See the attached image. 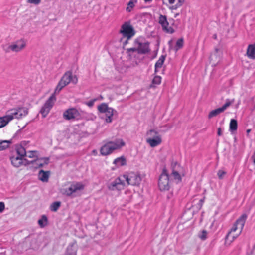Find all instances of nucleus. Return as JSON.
I'll use <instances>...</instances> for the list:
<instances>
[{
  "label": "nucleus",
  "instance_id": "nucleus-62",
  "mask_svg": "<svg viewBox=\"0 0 255 255\" xmlns=\"http://www.w3.org/2000/svg\"><path fill=\"white\" fill-rule=\"evenodd\" d=\"M143 59V58H141V59H139V62H140V61H142Z\"/></svg>",
  "mask_w": 255,
  "mask_h": 255
},
{
  "label": "nucleus",
  "instance_id": "nucleus-21",
  "mask_svg": "<svg viewBox=\"0 0 255 255\" xmlns=\"http://www.w3.org/2000/svg\"><path fill=\"white\" fill-rule=\"evenodd\" d=\"M32 162L35 165L36 168H40L43 167L44 165L47 164L48 158H37L36 159H35L34 161H32Z\"/></svg>",
  "mask_w": 255,
  "mask_h": 255
},
{
  "label": "nucleus",
  "instance_id": "nucleus-39",
  "mask_svg": "<svg viewBox=\"0 0 255 255\" xmlns=\"http://www.w3.org/2000/svg\"><path fill=\"white\" fill-rule=\"evenodd\" d=\"M207 231L205 230H203L200 233H199L198 237L201 240L204 241L207 239Z\"/></svg>",
  "mask_w": 255,
  "mask_h": 255
},
{
  "label": "nucleus",
  "instance_id": "nucleus-52",
  "mask_svg": "<svg viewBox=\"0 0 255 255\" xmlns=\"http://www.w3.org/2000/svg\"><path fill=\"white\" fill-rule=\"evenodd\" d=\"M255 249V245H254V246L253 247V249H252V250L251 252V253L250 254H249L248 255H254V250Z\"/></svg>",
  "mask_w": 255,
  "mask_h": 255
},
{
  "label": "nucleus",
  "instance_id": "nucleus-34",
  "mask_svg": "<svg viewBox=\"0 0 255 255\" xmlns=\"http://www.w3.org/2000/svg\"><path fill=\"white\" fill-rule=\"evenodd\" d=\"M161 82V77L158 75H156L153 78L152 81V84L150 85V87H155L154 85H159Z\"/></svg>",
  "mask_w": 255,
  "mask_h": 255
},
{
  "label": "nucleus",
  "instance_id": "nucleus-51",
  "mask_svg": "<svg viewBox=\"0 0 255 255\" xmlns=\"http://www.w3.org/2000/svg\"><path fill=\"white\" fill-rule=\"evenodd\" d=\"M184 2V0H178V2H177V4H178V6H181L183 4Z\"/></svg>",
  "mask_w": 255,
  "mask_h": 255
},
{
  "label": "nucleus",
  "instance_id": "nucleus-8",
  "mask_svg": "<svg viewBox=\"0 0 255 255\" xmlns=\"http://www.w3.org/2000/svg\"><path fill=\"white\" fill-rule=\"evenodd\" d=\"M158 23L161 25L162 30L166 33L173 34L175 30L172 27H169V22L167 16L160 14L158 19Z\"/></svg>",
  "mask_w": 255,
  "mask_h": 255
},
{
  "label": "nucleus",
  "instance_id": "nucleus-64",
  "mask_svg": "<svg viewBox=\"0 0 255 255\" xmlns=\"http://www.w3.org/2000/svg\"><path fill=\"white\" fill-rule=\"evenodd\" d=\"M29 0H27V2L28 3Z\"/></svg>",
  "mask_w": 255,
  "mask_h": 255
},
{
  "label": "nucleus",
  "instance_id": "nucleus-35",
  "mask_svg": "<svg viewBox=\"0 0 255 255\" xmlns=\"http://www.w3.org/2000/svg\"><path fill=\"white\" fill-rule=\"evenodd\" d=\"M26 156L30 158H33L34 160L38 158V152L36 151H29L26 152Z\"/></svg>",
  "mask_w": 255,
  "mask_h": 255
},
{
  "label": "nucleus",
  "instance_id": "nucleus-10",
  "mask_svg": "<svg viewBox=\"0 0 255 255\" xmlns=\"http://www.w3.org/2000/svg\"><path fill=\"white\" fill-rule=\"evenodd\" d=\"M171 169L172 170L171 176H172L174 180L177 181V183L182 181V178L179 174V172L181 169L180 165L177 161H172L171 163Z\"/></svg>",
  "mask_w": 255,
  "mask_h": 255
},
{
  "label": "nucleus",
  "instance_id": "nucleus-1",
  "mask_svg": "<svg viewBox=\"0 0 255 255\" xmlns=\"http://www.w3.org/2000/svg\"><path fill=\"white\" fill-rule=\"evenodd\" d=\"M27 114V112L22 108L12 109L6 112V115L0 117V128L6 126L14 119L21 118Z\"/></svg>",
  "mask_w": 255,
  "mask_h": 255
},
{
  "label": "nucleus",
  "instance_id": "nucleus-4",
  "mask_svg": "<svg viewBox=\"0 0 255 255\" xmlns=\"http://www.w3.org/2000/svg\"><path fill=\"white\" fill-rule=\"evenodd\" d=\"M146 135L149 136L146 138V142L151 147H156L162 142L161 136L155 129H151L148 130L146 133Z\"/></svg>",
  "mask_w": 255,
  "mask_h": 255
},
{
  "label": "nucleus",
  "instance_id": "nucleus-63",
  "mask_svg": "<svg viewBox=\"0 0 255 255\" xmlns=\"http://www.w3.org/2000/svg\"><path fill=\"white\" fill-rule=\"evenodd\" d=\"M48 174H49V177L50 175V172L49 171Z\"/></svg>",
  "mask_w": 255,
  "mask_h": 255
},
{
  "label": "nucleus",
  "instance_id": "nucleus-30",
  "mask_svg": "<svg viewBox=\"0 0 255 255\" xmlns=\"http://www.w3.org/2000/svg\"><path fill=\"white\" fill-rule=\"evenodd\" d=\"M61 202L60 201H55L50 205V209L51 211L56 212L61 206Z\"/></svg>",
  "mask_w": 255,
  "mask_h": 255
},
{
  "label": "nucleus",
  "instance_id": "nucleus-42",
  "mask_svg": "<svg viewBox=\"0 0 255 255\" xmlns=\"http://www.w3.org/2000/svg\"><path fill=\"white\" fill-rule=\"evenodd\" d=\"M97 100L96 98L92 99L89 101L86 102L85 104L89 106V107H91L94 105V102Z\"/></svg>",
  "mask_w": 255,
  "mask_h": 255
},
{
  "label": "nucleus",
  "instance_id": "nucleus-37",
  "mask_svg": "<svg viewBox=\"0 0 255 255\" xmlns=\"http://www.w3.org/2000/svg\"><path fill=\"white\" fill-rule=\"evenodd\" d=\"M137 0H130L128 3V7L126 8V11L127 12H130L131 8L134 7V3H137Z\"/></svg>",
  "mask_w": 255,
  "mask_h": 255
},
{
  "label": "nucleus",
  "instance_id": "nucleus-5",
  "mask_svg": "<svg viewBox=\"0 0 255 255\" xmlns=\"http://www.w3.org/2000/svg\"><path fill=\"white\" fill-rule=\"evenodd\" d=\"M26 46V41L23 39H20L12 43L4 50L6 53L10 51L18 52L24 49Z\"/></svg>",
  "mask_w": 255,
  "mask_h": 255
},
{
  "label": "nucleus",
  "instance_id": "nucleus-33",
  "mask_svg": "<svg viewBox=\"0 0 255 255\" xmlns=\"http://www.w3.org/2000/svg\"><path fill=\"white\" fill-rule=\"evenodd\" d=\"M40 113L43 118L46 117L48 115V101L45 102L43 106L42 107L40 110Z\"/></svg>",
  "mask_w": 255,
  "mask_h": 255
},
{
  "label": "nucleus",
  "instance_id": "nucleus-46",
  "mask_svg": "<svg viewBox=\"0 0 255 255\" xmlns=\"http://www.w3.org/2000/svg\"><path fill=\"white\" fill-rule=\"evenodd\" d=\"M40 1L41 0H29L28 3L34 4H38L40 2Z\"/></svg>",
  "mask_w": 255,
  "mask_h": 255
},
{
  "label": "nucleus",
  "instance_id": "nucleus-14",
  "mask_svg": "<svg viewBox=\"0 0 255 255\" xmlns=\"http://www.w3.org/2000/svg\"><path fill=\"white\" fill-rule=\"evenodd\" d=\"M171 181L169 180V177L166 178L164 176L159 177L158 179V187L161 191H168L170 187Z\"/></svg>",
  "mask_w": 255,
  "mask_h": 255
},
{
  "label": "nucleus",
  "instance_id": "nucleus-13",
  "mask_svg": "<svg viewBox=\"0 0 255 255\" xmlns=\"http://www.w3.org/2000/svg\"><path fill=\"white\" fill-rule=\"evenodd\" d=\"M80 115L78 111L75 108H70L66 110L63 113L65 119L70 120L71 119H78Z\"/></svg>",
  "mask_w": 255,
  "mask_h": 255
},
{
  "label": "nucleus",
  "instance_id": "nucleus-40",
  "mask_svg": "<svg viewBox=\"0 0 255 255\" xmlns=\"http://www.w3.org/2000/svg\"><path fill=\"white\" fill-rule=\"evenodd\" d=\"M219 49L217 48H215V51L212 53L210 55V58L211 59V60H213L214 57L217 58V54L218 53Z\"/></svg>",
  "mask_w": 255,
  "mask_h": 255
},
{
  "label": "nucleus",
  "instance_id": "nucleus-47",
  "mask_svg": "<svg viewBox=\"0 0 255 255\" xmlns=\"http://www.w3.org/2000/svg\"><path fill=\"white\" fill-rule=\"evenodd\" d=\"M168 45H169V50H171V49H173L172 46V40H170L168 41Z\"/></svg>",
  "mask_w": 255,
  "mask_h": 255
},
{
  "label": "nucleus",
  "instance_id": "nucleus-53",
  "mask_svg": "<svg viewBox=\"0 0 255 255\" xmlns=\"http://www.w3.org/2000/svg\"><path fill=\"white\" fill-rule=\"evenodd\" d=\"M92 154H93V155H97V150H96L94 149V150H92Z\"/></svg>",
  "mask_w": 255,
  "mask_h": 255
},
{
  "label": "nucleus",
  "instance_id": "nucleus-2",
  "mask_svg": "<svg viewBox=\"0 0 255 255\" xmlns=\"http://www.w3.org/2000/svg\"><path fill=\"white\" fill-rule=\"evenodd\" d=\"M125 145V142L123 139H116L114 141H109L103 145L100 150V153L103 156H106Z\"/></svg>",
  "mask_w": 255,
  "mask_h": 255
},
{
  "label": "nucleus",
  "instance_id": "nucleus-12",
  "mask_svg": "<svg viewBox=\"0 0 255 255\" xmlns=\"http://www.w3.org/2000/svg\"><path fill=\"white\" fill-rule=\"evenodd\" d=\"M60 81L64 84V86H67L70 82L77 83L78 78L76 75H73L71 71H67L63 75Z\"/></svg>",
  "mask_w": 255,
  "mask_h": 255
},
{
  "label": "nucleus",
  "instance_id": "nucleus-45",
  "mask_svg": "<svg viewBox=\"0 0 255 255\" xmlns=\"http://www.w3.org/2000/svg\"><path fill=\"white\" fill-rule=\"evenodd\" d=\"M5 209V204L3 202H0V213H2Z\"/></svg>",
  "mask_w": 255,
  "mask_h": 255
},
{
  "label": "nucleus",
  "instance_id": "nucleus-11",
  "mask_svg": "<svg viewBox=\"0 0 255 255\" xmlns=\"http://www.w3.org/2000/svg\"><path fill=\"white\" fill-rule=\"evenodd\" d=\"M65 86L62 82L59 81L54 93L49 97V111L52 108L56 100V95L58 94Z\"/></svg>",
  "mask_w": 255,
  "mask_h": 255
},
{
  "label": "nucleus",
  "instance_id": "nucleus-38",
  "mask_svg": "<svg viewBox=\"0 0 255 255\" xmlns=\"http://www.w3.org/2000/svg\"><path fill=\"white\" fill-rule=\"evenodd\" d=\"M38 222L40 227H44L46 225L47 222V218L46 216H42V218L39 219Z\"/></svg>",
  "mask_w": 255,
  "mask_h": 255
},
{
  "label": "nucleus",
  "instance_id": "nucleus-6",
  "mask_svg": "<svg viewBox=\"0 0 255 255\" xmlns=\"http://www.w3.org/2000/svg\"><path fill=\"white\" fill-rule=\"evenodd\" d=\"M123 178L126 180L128 185L138 186L141 181V178L139 173L131 172L128 174H124Z\"/></svg>",
  "mask_w": 255,
  "mask_h": 255
},
{
  "label": "nucleus",
  "instance_id": "nucleus-19",
  "mask_svg": "<svg viewBox=\"0 0 255 255\" xmlns=\"http://www.w3.org/2000/svg\"><path fill=\"white\" fill-rule=\"evenodd\" d=\"M12 154L24 158L26 156V151L25 148L22 145H17L15 146L14 150L12 151Z\"/></svg>",
  "mask_w": 255,
  "mask_h": 255
},
{
  "label": "nucleus",
  "instance_id": "nucleus-17",
  "mask_svg": "<svg viewBox=\"0 0 255 255\" xmlns=\"http://www.w3.org/2000/svg\"><path fill=\"white\" fill-rule=\"evenodd\" d=\"M10 160L11 164L15 167L17 168L20 167L24 163V158L19 157L18 156L13 154H12L10 156Z\"/></svg>",
  "mask_w": 255,
  "mask_h": 255
},
{
  "label": "nucleus",
  "instance_id": "nucleus-43",
  "mask_svg": "<svg viewBox=\"0 0 255 255\" xmlns=\"http://www.w3.org/2000/svg\"><path fill=\"white\" fill-rule=\"evenodd\" d=\"M162 176H164L166 177V178L169 177L167 170L165 167L163 169L162 172L159 177H162Z\"/></svg>",
  "mask_w": 255,
  "mask_h": 255
},
{
  "label": "nucleus",
  "instance_id": "nucleus-7",
  "mask_svg": "<svg viewBox=\"0 0 255 255\" xmlns=\"http://www.w3.org/2000/svg\"><path fill=\"white\" fill-rule=\"evenodd\" d=\"M247 219V215L246 214H243L234 223L232 228L230 231L228 233L227 235L225 237V241L227 242V240L228 239V238L230 236V234L231 232H235L237 229V225H239L240 226V231L239 234L237 235L238 236L242 232L243 228L244 227L246 221Z\"/></svg>",
  "mask_w": 255,
  "mask_h": 255
},
{
  "label": "nucleus",
  "instance_id": "nucleus-61",
  "mask_svg": "<svg viewBox=\"0 0 255 255\" xmlns=\"http://www.w3.org/2000/svg\"><path fill=\"white\" fill-rule=\"evenodd\" d=\"M236 141H237V138H236V137H235L234 138V141L236 142Z\"/></svg>",
  "mask_w": 255,
  "mask_h": 255
},
{
  "label": "nucleus",
  "instance_id": "nucleus-15",
  "mask_svg": "<svg viewBox=\"0 0 255 255\" xmlns=\"http://www.w3.org/2000/svg\"><path fill=\"white\" fill-rule=\"evenodd\" d=\"M84 188V185L80 182H76L75 184H72L70 187L65 190V194L70 196L74 192L77 190H82Z\"/></svg>",
  "mask_w": 255,
  "mask_h": 255
},
{
  "label": "nucleus",
  "instance_id": "nucleus-55",
  "mask_svg": "<svg viewBox=\"0 0 255 255\" xmlns=\"http://www.w3.org/2000/svg\"><path fill=\"white\" fill-rule=\"evenodd\" d=\"M175 0H168L169 3L170 4H173L174 3Z\"/></svg>",
  "mask_w": 255,
  "mask_h": 255
},
{
  "label": "nucleus",
  "instance_id": "nucleus-26",
  "mask_svg": "<svg viewBox=\"0 0 255 255\" xmlns=\"http://www.w3.org/2000/svg\"><path fill=\"white\" fill-rule=\"evenodd\" d=\"M238 128V123L236 119H232L230 122L229 130L231 132L236 131Z\"/></svg>",
  "mask_w": 255,
  "mask_h": 255
},
{
  "label": "nucleus",
  "instance_id": "nucleus-25",
  "mask_svg": "<svg viewBox=\"0 0 255 255\" xmlns=\"http://www.w3.org/2000/svg\"><path fill=\"white\" fill-rule=\"evenodd\" d=\"M38 178L42 181L46 182L48 181V171H44L40 170L38 173Z\"/></svg>",
  "mask_w": 255,
  "mask_h": 255
},
{
  "label": "nucleus",
  "instance_id": "nucleus-48",
  "mask_svg": "<svg viewBox=\"0 0 255 255\" xmlns=\"http://www.w3.org/2000/svg\"><path fill=\"white\" fill-rule=\"evenodd\" d=\"M223 134L221 128H219L217 131V135L218 136H222Z\"/></svg>",
  "mask_w": 255,
  "mask_h": 255
},
{
  "label": "nucleus",
  "instance_id": "nucleus-57",
  "mask_svg": "<svg viewBox=\"0 0 255 255\" xmlns=\"http://www.w3.org/2000/svg\"><path fill=\"white\" fill-rule=\"evenodd\" d=\"M236 237H237V236H233L232 237V240L231 241H230V242H232Z\"/></svg>",
  "mask_w": 255,
  "mask_h": 255
},
{
  "label": "nucleus",
  "instance_id": "nucleus-28",
  "mask_svg": "<svg viewBox=\"0 0 255 255\" xmlns=\"http://www.w3.org/2000/svg\"><path fill=\"white\" fill-rule=\"evenodd\" d=\"M110 107L106 103H102L98 106V111L101 113H105L107 111Z\"/></svg>",
  "mask_w": 255,
  "mask_h": 255
},
{
  "label": "nucleus",
  "instance_id": "nucleus-36",
  "mask_svg": "<svg viewBox=\"0 0 255 255\" xmlns=\"http://www.w3.org/2000/svg\"><path fill=\"white\" fill-rule=\"evenodd\" d=\"M234 101V99H233L231 100L229 99H227L226 100V103L220 108L223 111H224L228 107H229L232 103H233Z\"/></svg>",
  "mask_w": 255,
  "mask_h": 255
},
{
  "label": "nucleus",
  "instance_id": "nucleus-23",
  "mask_svg": "<svg viewBox=\"0 0 255 255\" xmlns=\"http://www.w3.org/2000/svg\"><path fill=\"white\" fill-rule=\"evenodd\" d=\"M247 54L250 59H255V44L249 45Z\"/></svg>",
  "mask_w": 255,
  "mask_h": 255
},
{
  "label": "nucleus",
  "instance_id": "nucleus-44",
  "mask_svg": "<svg viewBox=\"0 0 255 255\" xmlns=\"http://www.w3.org/2000/svg\"><path fill=\"white\" fill-rule=\"evenodd\" d=\"M126 38V40L123 39V40L121 42H123V48H124L125 46L128 43V41L130 39H128V37H125Z\"/></svg>",
  "mask_w": 255,
  "mask_h": 255
},
{
  "label": "nucleus",
  "instance_id": "nucleus-29",
  "mask_svg": "<svg viewBox=\"0 0 255 255\" xmlns=\"http://www.w3.org/2000/svg\"><path fill=\"white\" fill-rule=\"evenodd\" d=\"M184 45V40L182 38L178 39L176 42L175 46L174 47L173 50L177 52L180 49L182 48Z\"/></svg>",
  "mask_w": 255,
  "mask_h": 255
},
{
  "label": "nucleus",
  "instance_id": "nucleus-59",
  "mask_svg": "<svg viewBox=\"0 0 255 255\" xmlns=\"http://www.w3.org/2000/svg\"><path fill=\"white\" fill-rule=\"evenodd\" d=\"M179 15V13H178L175 14V16H174V17H177Z\"/></svg>",
  "mask_w": 255,
  "mask_h": 255
},
{
  "label": "nucleus",
  "instance_id": "nucleus-9",
  "mask_svg": "<svg viewBox=\"0 0 255 255\" xmlns=\"http://www.w3.org/2000/svg\"><path fill=\"white\" fill-rule=\"evenodd\" d=\"M137 52L138 54H146L148 53L147 48L146 47L143 48H139L136 47L127 48L126 49V54L129 59H132L133 57L138 59V56L136 54H133V53Z\"/></svg>",
  "mask_w": 255,
  "mask_h": 255
},
{
  "label": "nucleus",
  "instance_id": "nucleus-24",
  "mask_svg": "<svg viewBox=\"0 0 255 255\" xmlns=\"http://www.w3.org/2000/svg\"><path fill=\"white\" fill-rule=\"evenodd\" d=\"M113 164L117 166H125L127 164V160L124 156H122L115 159L113 162Z\"/></svg>",
  "mask_w": 255,
  "mask_h": 255
},
{
  "label": "nucleus",
  "instance_id": "nucleus-20",
  "mask_svg": "<svg viewBox=\"0 0 255 255\" xmlns=\"http://www.w3.org/2000/svg\"><path fill=\"white\" fill-rule=\"evenodd\" d=\"M141 38L139 37L135 39L134 41V45L135 46H137V48H143L144 47L147 48L148 53L150 52V49L149 48V43L148 42H146L144 43H142L141 41Z\"/></svg>",
  "mask_w": 255,
  "mask_h": 255
},
{
  "label": "nucleus",
  "instance_id": "nucleus-3",
  "mask_svg": "<svg viewBox=\"0 0 255 255\" xmlns=\"http://www.w3.org/2000/svg\"><path fill=\"white\" fill-rule=\"evenodd\" d=\"M119 33L122 35V37L120 39V42H122L125 37H128V39H131L135 34L136 31L134 27L131 25L129 21L124 22L121 26L119 30Z\"/></svg>",
  "mask_w": 255,
  "mask_h": 255
},
{
  "label": "nucleus",
  "instance_id": "nucleus-32",
  "mask_svg": "<svg viewBox=\"0 0 255 255\" xmlns=\"http://www.w3.org/2000/svg\"><path fill=\"white\" fill-rule=\"evenodd\" d=\"M166 57V54L165 55H162L159 59L157 60V61L155 63L156 68H161L165 60V58Z\"/></svg>",
  "mask_w": 255,
  "mask_h": 255
},
{
  "label": "nucleus",
  "instance_id": "nucleus-31",
  "mask_svg": "<svg viewBox=\"0 0 255 255\" xmlns=\"http://www.w3.org/2000/svg\"><path fill=\"white\" fill-rule=\"evenodd\" d=\"M11 142L9 140H0V151H2L7 148Z\"/></svg>",
  "mask_w": 255,
  "mask_h": 255
},
{
  "label": "nucleus",
  "instance_id": "nucleus-22",
  "mask_svg": "<svg viewBox=\"0 0 255 255\" xmlns=\"http://www.w3.org/2000/svg\"><path fill=\"white\" fill-rule=\"evenodd\" d=\"M117 112L113 108L110 107L107 111L105 113L106 118L105 122L107 123H110L112 121V117L117 113Z\"/></svg>",
  "mask_w": 255,
  "mask_h": 255
},
{
  "label": "nucleus",
  "instance_id": "nucleus-56",
  "mask_svg": "<svg viewBox=\"0 0 255 255\" xmlns=\"http://www.w3.org/2000/svg\"><path fill=\"white\" fill-rule=\"evenodd\" d=\"M158 68H156V65H155V69H154V74H156L158 72Z\"/></svg>",
  "mask_w": 255,
  "mask_h": 255
},
{
  "label": "nucleus",
  "instance_id": "nucleus-60",
  "mask_svg": "<svg viewBox=\"0 0 255 255\" xmlns=\"http://www.w3.org/2000/svg\"><path fill=\"white\" fill-rule=\"evenodd\" d=\"M214 38L215 39H216V38H217V36H216V35H214Z\"/></svg>",
  "mask_w": 255,
  "mask_h": 255
},
{
  "label": "nucleus",
  "instance_id": "nucleus-58",
  "mask_svg": "<svg viewBox=\"0 0 255 255\" xmlns=\"http://www.w3.org/2000/svg\"><path fill=\"white\" fill-rule=\"evenodd\" d=\"M145 2H149L152 1V0H144Z\"/></svg>",
  "mask_w": 255,
  "mask_h": 255
},
{
  "label": "nucleus",
  "instance_id": "nucleus-41",
  "mask_svg": "<svg viewBox=\"0 0 255 255\" xmlns=\"http://www.w3.org/2000/svg\"><path fill=\"white\" fill-rule=\"evenodd\" d=\"M226 174V172L223 171V170H219L218 171V173H217V175L218 176V178L219 179H223V177Z\"/></svg>",
  "mask_w": 255,
  "mask_h": 255
},
{
  "label": "nucleus",
  "instance_id": "nucleus-50",
  "mask_svg": "<svg viewBox=\"0 0 255 255\" xmlns=\"http://www.w3.org/2000/svg\"><path fill=\"white\" fill-rule=\"evenodd\" d=\"M204 199H201L199 200V203H198V206L200 208H201L203 205V202H204Z\"/></svg>",
  "mask_w": 255,
  "mask_h": 255
},
{
  "label": "nucleus",
  "instance_id": "nucleus-27",
  "mask_svg": "<svg viewBox=\"0 0 255 255\" xmlns=\"http://www.w3.org/2000/svg\"><path fill=\"white\" fill-rule=\"evenodd\" d=\"M223 112L224 111L220 107L217 108L210 112V113L208 114V117L209 119H211L212 118L217 116L218 114Z\"/></svg>",
  "mask_w": 255,
  "mask_h": 255
},
{
  "label": "nucleus",
  "instance_id": "nucleus-54",
  "mask_svg": "<svg viewBox=\"0 0 255 255\" xmlns=\"http://www.w3.org/2000/svg\"><path fill=\"white\" fill-rule=\"evenodd\" d=\"M251 129H248L246 130V133H247V136H249V133L251 132Z\"/></svg>",
  "mask_w": 255,
  "mask_h": 255
},
{
  "label": "nucleus",
  "instance_id": "nucleus-18",
  "mask_svg": "<svg viewBox=\"0 0 255 255\" xmlns=\"http://www.w3.org/2000/svg\"><path fill=\"white\" fill-rule=\"evenodd\" d=\"M77 242L74 240L67 246L65 255H77Z\"/></svg>",
  "mask_w": 255,
  "mask_h": 255
},
{
  "label": "nucleus",
  "instance_id": "nucleus-16",
  "mask_svg": "<svg viewBox=\"0 0 255 255\" xmlns=\"http://www.w3.org/2000/svg\"><path fill=\"white\" fill-rule=\"evenodd\" d=\"M124 185V181H122L120 177H118L109 184L108 188L111 190H120L121 186H123Z\"/></svg>",
  "mask_w": 255,
  "mask_h": 255
},
{
  "label": "nucleus",
  "instance_id": "nucleus-49",
  "mask_svg": "<svg viewBox=\"0 0 255 255\" xmlns=\"http://www.w3.org/2000/svg\"><path fill=\"white\" fill-rule=\"evenodd\" d=\"M179 7H180V6H178V4L176 3L175 5H173L171 7H170V9H172V10H175Z\"/></svg>",
  "mask_w": 255,
  "mask_h": 255
}]
</instances>
